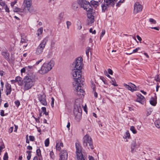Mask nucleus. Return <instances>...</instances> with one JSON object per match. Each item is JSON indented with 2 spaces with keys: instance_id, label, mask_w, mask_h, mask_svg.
<instances>
[{
  "instance_id": "nucleus-1",
  "label": "nucleus",
  "mask_w": 160,
  "mask_h": 160,
  "mask_svg": "<svg viewBox=\"0 0 160 160\" xmlns=\"http://www.w3.org/2000/svg\"><path fill=\"white\" fill-rule=\"evenodd\" d=\"M83 64L82 59L81 57L76 58L72 63V67L74 69L72 71V75L74 80H80L82 78L81 70Z\"/></svg>"
},
{
  "instance_id": "nucleus-2",
  "label": "nucleus",
  "mask_w": 160,
  "mask_h": 160,
  "mask_svg": "<svg viewBox=\"0 0 160 160\" xmlns=\"http://www.w3.org/2000/svg\"><path fill=\"white\" fill-rule=\"evenodd\" d=\"M78 5L81 8H83L87 12H90L92 10V7L91 6L90 2L85 0H77V2H74L72 5L73 9L75 11L78 10Z\"/></svg>"
},
{
  "instance_id": "nucleus-3",
  "label": "nucleus",
  "mask_w": 160,
  "mask_h": 160,
  "mask_svg": "<svg viewBox=\"0 0 160 160\" xmlns=\"http://www.w3.org/2000/svg\"><path fill=\"white\" fill-rule=\"evenodd\" d=\"M82 100L80 99H76L75 101L73 113L76 118L80 119L82 112Z\"/></svg>"
},
{
  "instance_id": "nucleus-4",
  "label": "nucleus",
  "mask_w": 160,
  "mask_h": 160,
  "mask_svg": "<svg viewBox=\"0 0 160 160\" xmlns=\"http://www.w3.org/2000/svg\"><path fill=\"white\" fill-rule=\"evenodd\" d=\"M83 82L84 81H74L72 82L73 86L75 89V93L78 95H83L84 91L82 88L83 86Z\"/></svg>"
},
{
  "instance_id": "nucleus-5",
  "label": "nucleus",
  "mask_w": 160,
  "mask_h": 160,
  "mask_svg": "<svg viewBox=\"0 0 160 160\" xmlns=\"http://www.w3.org/2000/svg\"><path fill=\"white\" fill-rule=\"evenodd\" d=\"M54 65V62L52 60H51L48 63H45L39 71V72L41 74H45L51 70Z\"/></svg>"
},
{
  "instance_id": "nucleus-6",
  "label": "nucleus",
  "mask_w": 160,
  "mask_h": 160,
  "mask_svg": "<svg viewBox=\"0 0 160 160\" xmlns=\"http://www.w3.org/2000/svg\"><path fill=\"white\" fill-rule=\"evenodd\" d=\"M118 0H104V2L101 6L102 12H104L107 11L109 8L114 7Z\"/></svg>"
},
{
  "instance_id": "nucleus-7",
  "label": "nucleus",
  "mask_w": 160,
  "mask_h": 160,
  "mask_svg": "<svg viewBox=\"0 0 160 160\" xmlns=\"http://www.w3.org/2000/svg\"><path fill=\"white\" fill-rule=\"evenodd\" d=\"M48 40V37H46L41 41L36 50V54L39 55L42 53Z\"/></svg>"
},
{
  "instance_id": "nucleus-8",
  "label": "nucleus",
  "mask_w": 160,
  "mask_h": 160,
  "mask_svg": "<svg viewBox=\"0 0 160 160\" xmlns=\"http://www.w3.org/2000/svg\"><path fill=\"white\" fill-rule=\"evenodd\" d=\"M24 2L25 7L27 8L29 12L32 13L36 12V10L33 9L31 7V0H24Z\"/></svg>"
},
{
  "instance_id": "nucleus-9",
  "label": "nucleus",
  "mask_w": 160,
  "mask_h": 160,
  "mask_svg": "<svg viewBox=\"0 0 160 160\" xmlns=\"http://www.w3.org/2000/svg\"><path fill=\"white\" fill-rule=\"evenodd\" d=\"M38 100L43 105L46 106L47 103L46 100V95L44 93H42L38 95Z\"/></svg>"
},
{
  "instance_id": "nucleus-10",
  "label": "nucleus",
  "mask_w": 160,
  "mask_h": 160,
  "mask_svg": "<svg viewBox=\"0 0 160 160\" xmlns=\"http://www.w3.org/2000/svg\"><path fill=\"white\" fill-rule=\"evenodd\" d=\"M38 79L34 73L28 72L26 76L25 77L23 80H35Z\"/></svg>"
},
{
  "instance_id": "nucleus-11",
  "label": "nucleus",
  "mask_w": 160,
  "mask_h": 160,
  "mask_svg": "<svg viewBox=\"0 0 160 160\" xmlns=\"http://www.w3.org/2000/svg\"><path fill=\"white\" fill-rule=\"evenodd\" d=\"M91 138L88 134L86 135L83 138V145L85 148L88 146V142L92 140Z\"/></svg>"
},
{
  "instance_id": "nucleus-12",
  "label": "nucleus",
  "mask_w": 160,
  "mask_h": 160,
  "mask_svg": "<svg viewBox=\"0 0 160 160\" xmlns=\"http://www.w3.org/2000/svg\"><path fill=\"white\" fill-rule=\"evenodd\" d=\"M142 9V6L138 2L135 3L134 6L133 12L134 13L136 14L137 13L141 11Z\"/></svg>"
},
{
  "instance_id": "nucleus-13",
  "label": "nucleus",
  "mask_w": 160,
  "mask_h": 160,
  "mask_svg": "<svg viewBox=\"0 0 160 160\" xmlns=\"http://www.w3.org/2000/svg\"><path fill=\"white\" fill-rule=\"evenodd\" d=\"M59 160H66L68 157V152L66 150H62L60 153Z\"/></svg>"
},
{
  "instance_id": "nucleus-14",
  "label": "nucleus",
  "mask_w": 160,
  "mask_h": 160,
  "mask_svg": "<svg viewBox=\"0 0 160 160\" xmlns=\"http://www.w3.org/2000/svg\"><path fill=\"white\" fill-rule=\"evenodd\" d=\"M24 83L25 89L26 90L30 89L34 84L33 81H25Z\"/></svg>"
},
{
  "instance_id": "nucleus-15",
  "label": "nucleus",
  "mask_w": 160,
  "mask_h": 160,
  "mask_svg": "<svg viewBox=\"0 0 160 160\" xmlns=\"http://www.w3.org/2000/svg\"><path fill=\"white\" fill-rule=\"evenodd\" d=\"M140 145V143L139 142H136V140L134 139L133 140L132 142L131 145V151L132 153L134 152V149L136 148H138Z\"/></svg>"
},
{
  "instance_id": "nucleus-16",
  "label": "nucleus",
  "mask_w": 160,
  "mask_h": 160,
  "mask_svg": "<svg viewBox=\"0 0 160 160\" xmlns=\"http://www.w3.org/2000/svg\"><path fill=\"white\" fill-rule=\"evenodd\" d=\"M129 84L125 83L123 84L124 86L128 90L132 91V90H136L137 88L136 86L134 84L130 83Z\"/></svg>"
},
{
  "instance_id": "nucleus-17",
  "label": "nucleus",
  "mask_w": 160,
  "mask_h": 160,
  "mask_svg": "<svg viewBox=\"0 0 160 160\" xmlns=\"http://www.w3.org/2000/svg\"><path fill=\"white\" fill-rule=\"evenodd\" d=\"M75 147L76 149V154L79 153H82V147L78 142H77L75 143Z\"/></svg>"
},
{
  "instance_id": "nucleus-18",
  "label": "nucleus",
  "mask_w": 160,
  "mask_h": 160,
  "mask_svg": "<svg viewBox=\"0 0 160 160\" xmlns=\"http://www.w3.org/2000/svg\"><path fill=\"white\" fill-rule=\"evenodd\" d=\"M6 94L8 95V94H10L11 91H12L11 85L10 84L7 83L6 85Z\"/></svg>"
},
{
  "instance_id": "nucleus-19",
  "label": "nucleus",
  "mask_w": 160,
  "mask_h": 160,
  "mask_svg": "<svg viewBox=\"0 0 160 160\" xmlns=\"http://www.w3.org/2000/svg\"><path fill=\"white\" fill-rule=\"evenodd\" d=\"M1 54L6 60L7 61L9 60V54L8 51H3Z\"/></svg>"
},
{
  "instance_id": "nucleus-20",
  "label": "nucleus",
  "mask_w": 160,
  "mask_h": 160,
  "mask_svg": "<svg viewBox=\"0 0 160 160\" xmlns=\"http://www.w3.org/2000/svg\"><path fill=\"white\" fill-rule=\"evenodd\" d=\"M101 0H99L98 1H96L94 0H91L90 2V4L92 7V6H93L95 8H96L98 6L99 2H100Z\"/></svg>"
},
{
  "instance_id": "nucleus-21",
  "label": "nucleus",
  "mask_w": 160,
  "mask_h": 160,
  "mask_svg": "<svg viewBox=\"0 0 160 160\" xmlns=\"http://www.w3.org/2000/svg\"><path fill=\"white\" fill-rule=\"evenodd\" d=\"M76 160H85L84 156L82 153L76 154Z\"/></svg>"
},
{
  "instance_id": "nucleus-22",
  "label": "nucleus",
  "mask_w": 160,
  "mask_h": 160,
  "mask_svg": "<svg viewBox=\"0 0 160 160\" xmlns=\"http://www.w3.org/2000/svg\"><path fill=\"white\" fill-rule=\"evenodd\" d=\"M87 147L88 148V149H89L92 150L94 149V148L93 145V143L92 142V140H91L89 142H88V146H87Z\"/></svg>"
},
{
  "instance_id": "nucleus-23",
  "label": "nucleus",
  "mask_w": 160,
  "mask_h": 160,
  "mask_svg": "<svg viewBox=\"0 0 160 160\" xmlns=\"http://www.w3.org/2000/svg\"><path fill=\"white\" fill-rule=\"evenodd\" d=\"M149 102L150 104L153 106H155L157 103L156 99L153 97L151 98Z\"/></svg>"
},
{
  "instance_id": "nucleus-24",
  "label": "nucleus",
  "mask_w": 160,
  "mask_h": 160,
  "mask_svg": "<svg viewBox=\"0 0 160 160\" xmlns=\"http://www.w3.org/2000/svg\"><path fill=\"white\" fill-rule=\"evenodd\" d=\"M28 41V40L27 39L26 36L21 35V42L27 43Z\"/></svg>"
},
{
  "instance_id": "nucleus-25",
  "label": "nucleus",
  "mask_w": 160,
  "mask_h": 160,
  "mask_svg": "<svg viewBox=\"0 0 160 160\" xmlns=\"http://www.w3.org/2000/svg\"><path fill=\"white\" fill-rule=\"evenodd\" d=\"M156 126L158 128H160V119L157 120L155 122Z\"/></svg>"
},
{
  "instance_id": "nucleus-26",
  "label": "nucleus",
  "mask_w": 160,
  "mask_h": 160,
  "mask_svg": "<svg viewBox=\"0 0 160 160\" xmlns=\"http://www.w3.org/2000/svg\"><path fill=\"white\" fill-rule=\"evenodd\" d=\"M130 137V135L129 133V132L127 131L126 132L124 135L123 136V138L127 139V138H129Z\"/></svg>"
},
{
  "instance_id": "nucleus-27",
  "label": "nucleus",
  "mask_w": 160,
  "mask_h": 160,
  "mask_svg": "<svg viewBox=\"0 0 160 160\" xmlns=\"http://www.w3.org/2000/svg\"><path fill=\"white\" fill-rule=\"evenodd\" d=\"M94 16H93L92 17H91V18L89 19L88 20V25L91 24L94 22Z\"/></svg>"
},
{
  "instance_id": "nucleus-28",
  "label": "nucleus",
  "mask_w": 160,
  "mask_h": 160,
  "mask_svg": "<svg viewBox=\"0 0 160 160\" xmlns=\"http://www.w3.org/2000/svg\"><path fill=\"white\" fill-rule=\"evenodd\" d=\"M22 9L17 7H14L13 8V11L14 12H22Z\"/></svg>"
},
{
  "instance_id": "nucleus-29",
  "label": "nucleus",
  "mask_w": 160,
  "mask_h": 160,
  "mask_svg": "<svg viewBox=\"0 0 160 160\" xmlns=\"http://www.w3.org/2000/svg\"><path fill=\"white\" fill-rule=\"evenodd\" d=\"M43 31V28L42 27L38 29L37 30V35L38 36H39L41 34Z\"/></svg>"
},
{
  "instance_id": "nucleus-30",
  "label": "nucleus",
  "mask_w": 160,
  "mask_h": 160,
  "mask_svg": "<svg viewBox=\"0 0 160 160\" xmlns=\"http://www.w3.org/2000/svg\"><path fill=\"white\" fill-rule=\"evenodd\" d=\"M104 73L105 74L108 78H109L110 79H113L114 80H115V79H118V78H112L110 75H109L108 74L107 71L106 70L105 71H104Z\"/></svg>"
},
{
  "instance_id": "nucleus-31",
  "label": "nucleus",
  "mask_w": 160,
  "mask_h": 160,
  "mask_svg": "<svg viewBox=\"0 0 160 160\" xmlns=\"http://www.w3.org/2000/svg\"><path fill=\"white\" fill-rule=\"evenodd\" d=\"M130 130L134 134H136L137 132L136 130L135 129L134 127L133 126L131 127Z\"/></svg>"
},
{
  "instance_id": "nucleus-32",
  "label": "nucleus",
  "mask_w": 160,
  "mask_h": 160,
  "mask_svg": "<svg viewBox=\"0 0 160 160\" xmlns=\"http://www.w3.org/2000/svg\"><path fill=\"white\" fill-rule=\"evenodd\" d=\"M140 49V48H136L133 51V52H130V53H126V54L127 55H130L131 54H132V53H135L138 52V51Z\"/></svg>"
},
{
  "instance_id": "nucleus-33",
  "label": "nucleus",
  "mask_w": 160,
  "mask_h": 160,
  "mask_svg": "<svg viewBox=\"0 0 160 160\" xmlns=\"http://www.w3.org/2000/svg\"><path fill=\"white\" fill-rule=\"evenodd\" d=\"M42 111L43 112V114H45L46 115H48V112H46V108L45 107H42L41 108Z\"/></svg>"
},
{
  "instance_id": "nucleus-34",
  "label": "nucleus",
  "mask_w": 160,
  "mask_h": 160,
  "mask_svg": "<svg viewBox=\"0 0 160 160\" xmlns=\"http://www.w3.org/2000/svg\"><path fill=\"white\" fill-rule=\"evenodd\" d=\"M49 144V138H47L45 141V145L46 147H48Z\"/></svg>"
},
{
  "instance_id": "nucleus-35",
  "label": "nucleus",
  "mask_w": 160,
  "mask_h": 160,
  "mask_svg": "<svg viewBox=\"0 0 160 160\" xmlns=\"http://www.w3.org/2000/svg\"><path fill=\"white\" fill-rule=\"evenodd\" d=\"M36 153L38 157H42L41 153V150L39 149H38L36 150Z\"/></svg>"
},
{
  "instance_id": "nucleus-36",
  "label": "nucleus",
  "mask_w": 160,
  "mask_h": 160,
  "mask_svg": "<svg viewBox=\"0 0 160 160\" xmlns=\"http://www.w3.org/2000/svg\"><path fill=\"white\" fill-rule=\"evenodd\" d=\"M11 81L13 82H18V83L21 86H22L23 83V81Z\"/></svg>"
},
{
  "instance_id": "nucleus-37",
  "label": "nucleus",
  "mask_w": 160,
  "mask_h": 160,
  "mask_svg": "<svg viewBox=\"0 0 160 160\" xmlns=\"http://www.w3.org/2000/svg\"><path fill=\"white\" fill-rule=\"evenodd\" d=\"M8 153L7 152H6L5 153L3 157V160H8Z\"/></svg>"
},
{
  "instance_id": "nucleus-38",
  "label": "nucleus",
  "mask_w": 160,
  "mask_h": 160,
  "mask_svg": "<svg viewBox=\"0 0 160 160\" xmlns=\"http://www.w3.org/2000/svg\"><path fill=\"white\" fill-rule=\"evenodd\" d=\"M92 11L90 12H88L89 13L87 15V17L89 19L91 18V17L93 16V15H92V14L91 13V12H92Z\"/></svg>"
},
{
  "instance_id": "nucleus-39",
  "label": "nucleus",
  "mask_w": 160,
  "mask_h": 160,
  "mask_svg": "<svg viewBox=\"0 0 160 160\" xmlns=\"http://www.w3.org/2000/svg\"><path fill=\"white\" fill-rule=\"evenodd\" d=\"M26 68V70L28 71H29L33 67L31 66H29L28 67H25Z\"/></svg>"
},
{
  "instance_id": "nucleus-40",
  "label": "nucleus",
  "mask_w": 160,
  "mask_h": 160,
  "mask_svg": "<svg viewBox=\"0 0 160 160\" xmlns=\"http://www.w3.org/2000/svg\"><path fill=\"white\" fill-rule=\"evenodd\" d=\"M149 21L150 22L154 24H155L156 23V21L154 19L152 18H150L149 19Z\"/></svg>"
},
{
  "instance_id": "nucleus-41",
  "label": "nucleus",
  "mask_w": 160,
  "mask_h": 160,
  "mask_svg": "<svg viewBox=\"0 0 160 160\" xmlns=\"http://www.w3.org/2000/svg\"><path fill=\"white\" fill-rule=\"evenodd\" d=\"M110 81V83L112 85L115 86H116L118 85L116 84V82H115L116 81Z\"/></svg>"
},
{
  "instance_id": "nucleus-42",
  "label": "nucleus",
  "mask_w": 160,
  "mask_h": 160,
  "mask_svg": "<svg viewBox=\"0 0 160 160\" xmlns=\"http://www.w3.org/2000/svg\"><path fill=\"white\" fill-rule=\"evenodd\" d=\"M50 155L51 158L52 159H54V155L53 152L52 151L50 152Z\"/></svg>"
},
{
  "instance_id": "nucleus-43",
  "label": "nucleus",
  "mask_w": 160,
  "mask_h": 160,
  "mask_svg": "<svg viewBox=\"0 0 160 160\" xmlns=\"http://www.w3.org/2000/svg\"><path fill=\"white\" fill-rule=\"evenodd\" d=\"M90 49V47H88V48L86 49V55L88 57L89 56V50Z\"/></svg>"
},
{
  "instance_id": "nucleus-44",
  "label": "nucleus",
  "mask_w": 160,
  "mask_h": 160,
  "mask_svg": "<svg viewBox=\"0 0 160 160\" xmlns=\"http://www.w3.org/2000/svg\"><path fill=\"white\" fill-rule=\"evenodd\" d=\"M29 140L30 141H33L35 140V138L33 136H29Z\"/></svg>"
},
{
  "instance_id": "nucleus-45",
  "label": "nucleus",
  "mask_w": 160,
  "mask_h": 160,
  "mask_svg": "<svg viewBox=\"0 0 160 160\" xmlns=\"http://www.w3.org/2000/svg\"><path fill=\"white\" fill-rule=\"evenodd\" d=\"M56 149L57 150H60L61 148H60V146L59 145V144L58 143H57L56 145Z\"/></svg>"
},
{
  "instance_id": "nucleus-46",
  "label": "nucleus",
  "mask_w": 160,
  "mask_h": 160,
  "mask_svg": "<svg viewBox=\"0 0 160 160\" xmlns=\"http://www.w3.org/2000/svg\"><path fill=\"white\" fill-rule=\"evenodd\" d=\"M51 105L52 108H53L54 107V99L53 97H52L51 98Z\"/></svg>"
},
{
  "instance_id": "nucleus-47",
  "label": "nucleus",
  "mask_w": 160,
  "mask_h": 160,
  "mask_svg": "<svg viewBox=\"0 0 160 160\" xmlns=\"http://www.w3.org/2000/svg\"><path fill=\"white\" fill-rule=\"evenodd\" d=\"M136 100L137 102H139L142 104V102H143L144 101H143L140 98H137Z\"/></svg>"
},
{
  "instance_id": "nucleus-48",
  "label": "nucleus",
  "mask_w": 160,
  "mask_h": 160,
  "mask_svg": "<svg viewBox=\"0 0 160 160\" xmlns=\"http://www.w3.org/2000/svg\"><path fill=\"white\" fill-rule=\"evenodd\" d=\"M66 24L67 25V28L68 29L69 28V26L71 25V23L70 22L68 21L66 22Z\"/></svg>"
},
{
  "instance_id": "nucleus-49",
  "label": "nucleus",
  "mask_w": 160,
  "mask_h": 160,
  "mask_svg": "<svg viewBox=\"0 0 160 160\" xmlns=\"http://www.w3.org/2000/svg\"><path fill=\"white\" fill-rule=\"evenodd\" d=\"M108 73L111 75H112L113 72L112 71L110 68H109L108 69Z\"/></svg>"
},
{
  "instance_id": "nucleus-50",
  "label": "nucleus",
  "mask_w": 160,
  "mask_h": 160,
  "mask_svg": "<svg viewBox=\"0 0 160 160\" xmlns=\"http://www.w3.org/2000/svg\"><path fill=\"white\" fill-rule=\"evenodd\" d=\"M55 44V42L54 41L52 42L51 44V48L52 49L54 48V45Z\"/></svg>"
},
{
  "instance_id": "nucleus-51",
  "label": "nucleus",
  "mask_w": 160,
  "mask_h": 160,
  "mask_svg": "<svg viewBox=\"0 0 160 160\" xmlns=\"http://www.w3.org/2000/svg\"><path fill=\"white\" fill-rule=\"evenodd\" d=\"M105 30H102V33L100 35V38L101 39V38L105 34Z\"/></svg>"
},
{
  "instance_id": "nucleus-52",
  "label": "nucleus",
  "mask_w": 160,
  "mask_h": 160,
  "mask_svg": "<svg viewBox=\"0 0 160 160\" xmlns=\"http://www.w3.org/2000/svg\"><path fill=\"white\" fill-rule=\"evenodd\" d=\"M26 70V68L25 67L23 68L21 70V72L22 74V73H24L25 72Z\"/></svg>"
},
{
  "instance_id": "nucleus-53",
  "label": "nucleus",
  "mask_w": 160,
  "mask_h": 160,
  "mask_svg": "<svg viewBox=\"0 0 160 160\" xmlns=\"http://www.w3.org/2000/svg\"><path fill=\"white\" fill-rule=\"evenodd\" d=\"M91 88H92L93 91H94L95 89V85L94 84L93 82H91Z\"/></svg>"
},
{
  "instance_id": "nucleus-54",
  "label": "nucleus",
  "mask_w": 160,
  "mask_h": 160,
  "mask_svg": "<svg viewBox=\"0 0 160 160\" xmlns=\"http://www.w3.org/2000/svg\"><path fill=\"white\" fill-rule=\"evenodd\" d=\"M15 103L17 107H18L20 104V102L18 100L16 101L15 102Z\"/></svg>"
},
{
  "instance_id": "nucleus-55",
  "label": "nucleus",
  "mask_w": 160,
  "mask_h": 160,
  "mask_svg": "<svg viewBox=\"0 0 160 160\" xmlns=\"http://www.w3.org/2000/svg\"><path fill=\"white\" fill-rule=\"evenodd\" d=\"M5 9L6 12H9V8L8 7L7 5H6L5 6Z\"/></svg>"
},
{
  "instance_id": "nucleus-56",
  "label": "nucleus",
  "mask_w": 160,
  "mask_h": 160,
  "mask_svg": "<svg viewBox=\"0 0 160 160\" xmlns=\"http://www.w3.org/2000/svg\"><path fill=\"white\" fill-rule=\"evenodd\" d=\"M89 32H90L92 33V34H95L96 33L95 30H94L93 31H92V28H90L89 29Z\"/></svg>"
},
{
  "instance_id": "nucleus-57",
  "label": "nucleus",
  "mask_w": 160,
  "mask_h": 160,
  "mask_svg": "<svg viewBox=\"0 0 160 160\" xmlns=\"http://www.w3.org/2000/svg\"><path fill=\"white\" fill-rule=\"evenodd\" d=\"M17 1H14V2H12L11 3V5L12 7L14 6V5L17 2Z\"/></svg>"
},
{
  "instance_id": "nucleus-58",
  "label": "nucleus",
  "mask_w": 160,
  "mask_h": 160,
  "mask_svg": "<svg viewBox=\"0 0 160 160\" xmlns=\"http://www.w3.org/2000/svg\"><path fill=\"white\" fill-rule=\"evenodd\" d=\"M4 111L3 110H2L0 112V115L2 116H5L4 114Z\"/></svg>"
},
{
  "instance_id": "nucleus-59",
  "label": "nucleus",
  "mask_w": 160,
  "mask_h": 160,
  "mask_svg": "<svg viewBox=\"0 0 160 160\" xmlns=\"http://www.w3.org/2000/svg\"><path fill=\"white\" fill-rule=\"evenodd\" d=\"M78 27V29L79 30L81 29L82 28V26H81V25L80 24V23H79L78 24H77Z\"/></svg>"
},
{
  "instance_id": "nucleus-60",
  "label": "nucleus",
  "mask_w": 160,
  "mask_h": 160,
  "mask_svg": "<svg viewBox=\"0 0 160 160\" xmlns=\"http://www.w3.org/2000/svg\"><path fill=\"white\" fill-rule=\"evenodd\" d=\"M0 5L2 6H4L5 5V3L4 2L2 1L0 2Z\"/></svg>"
},
{
  "instance_id": "nucleus-61",
  "label": "nucleus",
  "mask_w": 160,
  "mask_h": 160,
  "mask_svg": "<svg viewBox=\"0 0 160 160\" xmlns=\"http://www.w3.org/2000/svg\"><path fill=\"white\" fill-rule=\"evenodd\" d=\"M137 37L138 39L140 41H141L142 40L141 38L138 35H137Z\"/></svg>"
},
{
  "instance_id": "nucleus-62",
  "label": "nucleus",
  "mask_w": 160,
  "mask_h": 160,
  "mask_svg": "<svg viewBox=\"0 0 160 160\" xmlns=\"http://www.w3.org/2000/svg\"><path fill=\"white\" fill-rule=\"evenodd\" d=\"M63 18V14L61 13L59 15V19L61 20Z\"/></svg>"
},
{
  "instance_id": "nucleus-63",
  "label": "nucleus",
  "mask_w": 160,
  "mask_h": 160,
  "mask_svg": "<svg viewBox=\"0 0 160 160\" xmlns=\"http://www.w3.org/2000/svg\"><path fill=\"white\" fill-rule=\"evenodd\" d=\"M13 127H11L9 129V132L11 133V132H12L13 131Z\"/></svg>"
},
{
  "instance_id": "nucleus-64",
  "label": "nucleus",
  "mask_w": 160,
  "mask_h": 160,
  "mask_svg": "<svg viewBox=\"0 0 160 160\" xmlns=\"http://www.w3.org/2000/svg\"><path fill=\"white\" fill-rule=\"evenodd\" d=\"M43 60L42 59H40V60H39L37 61L36 62V65H38L40 62H41Z\"/></svg>"
}]
</instances>
